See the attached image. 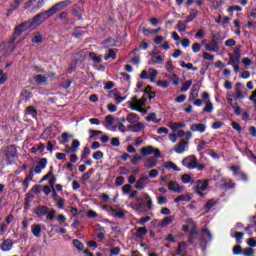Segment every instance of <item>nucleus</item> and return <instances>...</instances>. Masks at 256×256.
Masks as SVG:
<instances>
[{
	"instance_id": "59",
	"label": "nucleus",
	"mask_w": 256,
	"mask_h": 256,
	"mask_svg": "<svg viewBox=\"0 0 256 256\" xmlns=\"http://www.w3.org/2000/svg\"><path fill=\"white\" fill-rule=\"evenodd\" d=\"M177 29L180 33H183L184 31H187V25L183 22H178Z\"/></svg>"
},
{
	"instance_id": "3",
	"label": "nucleus",
	"mask_w": 256,
	"mask_h": 256,
	"mask_svg": "<svg viewBox=\"0 0 256 256\" xmlns=\"http://www.w3.org/2000/svg\"><path fill=\"white\" fill-rule=\"evenodd\" d=\"M140 153L144 156L147 157L149 155H154V157H156V159H159V157H161V150H159V148H155L151 145L142 147L140 149Z\"/></svg>"
},
{
	"instance_id": "4",
	"label": "nucleus",
	"mask_w": 256,
	"mask_h": 256,
	"mask_svg": "<svg viewBox=\"0 0 256 256\" xmlns=\"http://www.w3.org/2000/svg\"><path fill=\"white\" fill-rule=\"evenodd\" d=\"M209 187V180H197L194 184V191L197 193V195H200V197H203L205 195L203 191H207Z\"/></svg>"
},
{
	"instance_id": "21",
	"label": "nucleus",
	"mask_w": 256,
	"mask_h": 256,
	"mask_svg": "<svg viewBox=\"0 0 256 256\" xmlns=\"http://www.w3.org/2000/svg\"><path fill=\"white\" fill-rule=\"evenodd\" d=\"M6 157L7 159H15L17 157V148L15 146H8L6 148Z\"/></svg>"
},
{
	"instance_id": "18",
	"label": "nucleus",
	"mask_w": 256,
	"mask_h": 256,
	"mask_svg": "<svg viewBox=\"0 0 256 256\" xmlns=\"http://www.w3.org/2000/svg\"><path fill=\"white\" fill-rule=\"evenodd\" d=\"M144 125L142 122H136V124L128 125V131H132V133H140L143 131Z\"/></svg>"
},
{
	"instance_id": "31",
	"label": "nucleus",
	"mask_w": 256,
	"mask_h": 256,
	"mask_svg": "<svg viewBox=\"0 0 256 256\" xmlns=\"http://www.w3.org/2000/svg\"><path fill=\"white\" fill-rule=\"evenodd\" d=\"M222 189H235V182H233L231 179L224 180Z\"/></svg>"
},
{
	"instance_id": "5",
	"label": "nucleus",
	"mask_w": 256,
	"mask_h": 256,
	"mask_svg": "<svg viewBox=\"0 0 256 256\" xmlns=\"http://www.w3.org/2000/svg\"><path fill=\"white\" fill-rule=\"evenodd\" d=\"M43 5H45V0H28L24 5V9H29L32 7L31 13H35L39 11Z\"/></svg>"
},
{
	"instance_id": "32",
	"label": "nucleus",
	"mask_w": 256,
	"mask_h": 256,
	"mask_svg": "<svg viewBox=\"0 0 256 256\" xmlns=\"http://www.w3.org/2000/svg\"><path fill=\"white\" fill-rule=\"evenodd\" d=\"M143 199L145 198H136V202L137 204L132 205V208L134 209V211H141V209H143Z\"/></svg>"
},
{
	"instance_id": "16",
	"label": "nucleus",
	"mask_w": 256,
	"mask_h": 256,
	"mask_svg": "<svg viewBox=\"0 0 256 256\" xmlns=\"http://www.w3.org/2000/svg\"><path fill=\"white\" fill-rule=\"evenodd\" d=\"M185 149H187V141L181 140L174 148L175 153L181 155L185 153Z\"/></svg>"
},
{
	"instance_id": "7",
	"label": "nucleus",
	"mask_w": 256,
	"mask_h": 256,
	"mask_svg": "<svg viewBox=\"0 0 256 256\" xmlns=\"http://www.w3.org/2000/svg\"><path fill=\"white\" fill-rule=\"evenodd\" d=\"M169 191H173L174 193H183L185 190V186L179 184L177 181H169L168 182Z\"/></svg>"
},
{
	"instance_id": "43",
	"label": "nucleus",
	"mask_w": 256,
	"mask_h": 256,
	"mask_svg": "<svg viewBox=\"0 0 256 256\" xmlns=\"http://www.w3.org/2000/svg\"><path fill=\"white\" fill-rule=\"evenodd\" d=\"M137 237H145L149 232L146 227H139L137 228Z\"/></svg>"
},
{
	"instance_id": "41",
	"label": "nucleus",
	"mask_w": 256,
	"mask_h": 256,
	"mask_svg": "<svg viewBox=\"0 0 256 256\" xmlns=\"http://www.w3.org/2000/svg\"><path fill=\"white\" fill-rule=\"evenodd\" d=\"M114 121H115V117H113V115H107L105 117L106 128L109 129V127H112Z\"/></svg>"
},
{
	"instance_id": "39",
	"label": "nucleus",
	"mask_w": 256,
	"mask_h": 256,
	"mask_svg": "<svg viewBox=\"0 0 256 256\" xmlns=\"http://www.w3.org/2000/svg\"><path fill=\"white\" fill-rule=\"evenodd\" d=\"M152 61L153 63H156V65H162V63L165 61V57L161 55H153Z\"/></svg>"
},
{
	"instance_id": "9",
	"label": "nucleus",
	"mask_w": 256,
	"mask_h": 256,
	"mask_svg": "<svg viewBox=\"0 0 256 256\" xmlns=\"http://www.w3.org/2000/svg\"><path fill=\"white\" fill-rule=\"evenodd\" d=\"M205 49L212 53H219V42L215 38H212L210 44H205Z\"/></svg>"
},
{
	"instance_id": "36",
	"label": "nucleus",
	"mask_w": 256,
	"mask_h": 256,
	"mask_svg": "<svg viewBox=\"0 0 256 256\" xmlns=\"http://www.w3.org/2000/svg\"><path fill=\"white\" fill-rule=\"evenodd\" d=\"M164 167L165 169H172L173 171H181V169L179 167L176 166L175 163L168 161L164 163Z\"/></svg>"
},
{
	"instance_id": "33",
	"label": "nucleus",
	"mask_w": 256,
	"mask_h": 256,
	"mask_svg": "<svg viewBox=\"0 0 256 256\" xmlns=\"http://www.w3.org/2000/svg\"><path fill=\"white\" fill-rule=\"evenodd\" d=\"M213 109L214 107H213V103H211V100H206L203 113H213Z\"/></svg>"
},
{
	"instance_id": "17",
	"label": "nucleus",
	"mask_w": 256,
	"mask_h": 256,
	"mask_svg": "<svg viewBox=\"0 0 256 256\" xmlns=\"http://www.w3.org/2000/svg\"><path fill=\"white\" fill-rule=\"evenodd\" d=\"M190 129L193 132L205 133V131H207V125H205L203 123L192 124L190 126Z\"/></svg>"
},
{
	"instance_id": "20",
	"label": "nucleus",
	"mask_w": 256,
	"mask_h": 256,
	"mask_svg": "<svg viewBox=\"0 0 256 256\" xmlns=\"http://www.w3.org/2000/svg\"><path fill=\"white\" fill-rule=\"evenodd\" d=\"M108 213H109V215H111L112 217H116V218H118V219H121V218L124 217V215H125V212H124L123 210H117V209H115V208H113V207H110V208L108 209Z\"/></svg>"
},
{
	"instance_id": "27",
	"label": "nucleus",
	"mask_w": 256,
	"mask_h": 256,
	"mask_svg": "<svg viewBox=\"0 0 256 256\" xmlns=\"http://www.w3.org/2000/svg\"><path fill=\"white\" fill-rule=\"evenodd\" d=\"M142 197L144 201H147L146 202L147 209L149 210L153 209V199L151 198V196L148 193H143Z\"/></svg>"
},
{
	"instance_id": "10",
	"label": "nucleus",
	"mask_w": 256,
	"mask_h": 256,
	"mask_svg": "<svg viewBox=\"0 0 256 256\" xmlns=\"http://www.w3.org/2000/svg\"><path fill=\"white\" fill-rule=\"evenodd\" d=\"M27 29H33L29 20L16 27L15 35H20L23 31H27Z\"/></svg>"
},
{
	"instance_id": "42",
	"label": "nucleus",
	"mask_w": 256,
	"mask_h": 256,
	"mask_svg": "<svg viewBox=\"0 0 256 256\" xmlns=\"http://www.w3.org/2000/svg\"><path fill=\"white\" fill-rule=\"evenodd\" d=\"M199 97V89H192L189 96V101H195Z\"/></svg>"
},
{
	"instance_id": "51",
	"label": "nucleus",
	"mask_w": 256,
	"mask_h": 256,
	"mask_svg": "<svg viewBox=\"0 0 256 256\" xmlns=\"http://www.w3.org/2000/svg\"><path fill=\"white\" fill-rule=\"evenodd\" d=\"M205 149H207V142L205 140H202L197 145V151L201 152Z\"/></svg>"
},
{
	"instance_id": "38",
	"label": "nucleus",
	"mask_w": 256,
	"mask_h": 256,
	"mask_svg": "<svg viewBox=\"0 0 256 256\" xmlns=\"http://www.w3.org/2000/svg\"><path fill=\"white\" fill-rule=\"evenodd\" d=\"M197 15H199V11H197V9L191 10L190 15L187 16L186 23H191V21H193Z\"/></svg>"
},
{
	"instance_id": "26",
	"label": "nucleus",
	"mask_w": 256,
	"mask_h": 256,
	"mask_svg": "<svg viewBox=\"0 0 256 256\" xmlns=\"http://www.w3.org/2000/svg\"><path fill=\"white\" fill-rule=\"evenodd\" d=\"M34 175L35 174H34L33 170H30L28 175L25 177L24 181L22 182L25 189H29V182L33 181Z\"/></svg>"
},
{
	"instance_id": "15",
	"label": "nucleus",
	"mask_w": 256,
	"mask_h": 256,
	"mask_svg": "<svg viewBox=\"0 0 256 256\" xmlns=\"http://www.w3.org/2000/svg\"><path fill=\"white\" fill-rule=\"evenodd\" d=\"M45 167H47V158H42L35 166L34 173H37V174L42 173Z\"/></svg>"
},
{
	"instance_id": "29",
	"label": "nucleus",
	"mask_w": 256,
	"mask_h": 256,
	"mask_svg": "<svg viewBox=\"0 0 256 256\" xmlns=\"http://www.w3.org/2000/svg\"><path fill=\"white\" fill-rule=\"evenodd\" d=\"M181 201H186V202L191 201V195L182 194L174 199V203H181Z\"/></svg>"
},
{
	"instance_id": "62",
	"label": "nucleus",
	"mask_w": 256,
	"mask_h": 256,
	"mask_svg": "<svg viewBox=\"0 0 256 256\" xmlns=\"http://www.w3.org/2000/svg\"><path fill=\"white\" fill-rule=\"evenodd\" d=\"M242 253L244 256H251V255H254L255 250H253V248H246L243 250Z\"/></svg>"
},
{
	"instance_id": "1",
	"label": "nucleus",
	"mask_w": 256,
	"mask_h": 256,
	"mask_svg": "<svg viewBox=\"0 0 256 256\" xmlns=\"http://www.w3.org/2000/svg\"><path fill=\"white\" fill-rule=\"evenodd\" d=\"M67 5H71V1L66 0V1H62L60 3H57L56 5L52 6L47 11L36 15L31 20H28L32 29H36L37 27H39V25H41V23H43V21H45V19H49V17H53V15H55V13H57V11H59L60 9H63L64 7H67Z\"/></svg>"
},
{
	"instance_id": "23",
	"label": "nucleus",
	"mask_w": 256,
	"mask_h": 256,
	"mask_svg": "<svg viewBox=\"0 0 256 256\" xmlns=\"http://www.w3.org/2000/svg\"><path fill=\"white\" fill-rule=\"evenodd\" d=\"M34 213L38 217H43V216L47 215V213H49V208H47L46 206H38L34 209Z\"/></svg>"
},
{
	"instance_id": "54",
	"label": "nucleus",
	"mask_w": 256,
	"mask_h": 256,
	"mask_svg": "<svg viewBox=\"0 0 256 256\" xmlns=\"http://www.w3.org/2000/svg\"><path fill=\"white\" fill-rule=\"evenodd\" d=\"M73 245H74V247H76V249H78V251H83V249L85 247L83 245V243L81 241H79V240H74L73 241Z\"/></svg>"
},
{
	"instance_id": "25",
	"label": "nucleus",
	"mask_w": 256,
	"mask_h": 256,
	"mask_svg": "<svg viewBox=\"0 0 256 256\" xmlns=\"http://www.w3.org/2000/svg\"><path fill=\"white\" fill-rule=\"evenodd\" d=\"M230 235H231V237L236 239L237 243H239V244L243 243V241L241 239H243V237L245 236V233L237 232L236 230H231Z\"/></svg>"
},
{
	"instance_id": "58",
	"label": "nucleus",
	"mask_w": 256,
	"mask_h": 256,
	"mask_svg": "<svg viewBox=\"0 0 256 256\" xmlns=\"http://www.w3.org/2000/svg\"><path fill=\"white\" fill-rule=\"evenodd\" d=\"M131 189H133V187L131 186V184H126L122 187V193L123 195H127L128 193H131Z\"/></svg>"
},
{
	"instance_id": "12",
	"label": "nucleus",
	"mask_w": 256,
	"mask_h": 256,
	"mask_svg": "<svg viewBox=\"0 0 256 256\" xmlns=\"http://www.w3.org/2000/svg\"><path fill=\"white\" fill-rule=\"evenodd\" d=\"M80 146L81 142H79V140H73L71 146L66 145V153H77Z\"/></svg>"
},
{
	"instance_id": "45",
	"label": "nucleus",
	"mask_w": 256,
	"mask_h": 256,
	"mask_svg": "<svg viewBox=\"0 0 256 256\" xmlns=\"http://www.w3.org/2000/svg\"><path fill=\"white\" fill-rule=\"evenodd\" d=\"M117 53L113 49L108 50V55L105 56V61H109V59H116Z\"/></svg>"
},
{
	"instance_id": "40",
	"label": "nucleus",
	"mask_w": 256,
	"mask_h": 256,
	"mask_svg": "<svg viewBox=\"0 0 256 256\" xmlns=\"http://www.w3.org/2000/svg\"><path fill=\"white\" fill-rule=\"evenodd\" d=\"M43 41V35L40 32L34 33L32 37V43H41Z\"/></svg>"
},
{
	"instance_id": "8",
	"label": "nucleus",
	"mask_w": 256,
	"mask_h": 256,
	"mask_svg": "<svg viewBox=\"0 0 256 256\" xmlns=\"http://www.w3.org/2000/svg\"><path fill=\"white\" fill-rule=\"evenodd\" d=\"M149 181V176L144 175L142 177H140L135 184V189H138V191H143V189H145V187H147V183Z\"/></svg>"
},
{
	"instance_id": "55",
	"label": "nucleus",
	"mask_w": 256,
	"mask_h": 256,
	"mask_svg": "<svg viewBox=\"0 0 256 256\" xmlns=\"http://www.w3.org/2000/svg\"><path fill=\"white\" fill-rule=\"evenodd\" d=\"M185 222L187 223L188 227H190V229H197V224L195 223V221H193L192 218L187 219Z\"/></svg>"
},
{
	"instance_id": "52",
	"label": "nucleus",
	"mask_w": 256,
	"mask_h": 256,
	"mask_svg": "<svg viewBox=\"0 0 256 256\" xmlns=\"http://www.w3.org/2000/svg\"><path fill=\"white\" fill-rule=\"evenodd\" d=\"M99 229V233L97 234V238L99 239V241H104L105 240V234L103 233V231H105V228L98 226Z\"/></svg>"
},
{
	"instance_id": "11",
	"label": "nucleus",
	"mask_w": 256,
	"mask_h": 256,
	"mask_svg": "<svg viewBox=\"0 0 256 256\" xmlns=\"http://www.w3.org/2000/svg\"><path fill=\"white\" fill-rule=\"evenodd\" d=\"M168 127L175 133L179 131V129H185L187 124H185V122H169Z\"/></svg>"
},
{
	"instance_id": "56",
	"label": "nucleus",
	"mask_w": 256,
	"mask_h": 256,
	"mask_svg": "<svg viewBox=\"0 0 256 256\" xmlns=\"http://www.w3.org/2000/svg\"><path fill=\"white\" fill-rule=\"evenodd\" d=\"M202 57L205 61H213V59H215V56L209 52H203Z\"/></svg>"
},
{
	"instance_id": "46",
	"label": "nucleus",
	"mask_w": 256,
	"mask_h": 256,
	"mask_svg": "<svg viewBox=\"0 0 256 256\" xmlns=\"http://www.w3.org/2000/svg\"><path fill=\"white\" fill-rule=\"evenodd\" d=\"M191 85H193V81L192 80H188L186 81L181 88V92L185 93L186 91H189V89L191 88Z\"/></svg>"
},
{
	"instance_id": "28",
	"label": "nucleus",
	"mask_w": 256,
	"mask_h": 256,
	"mask_svg": "<svg viewBox=\"0 0 256 256\" xmlns=\"http://www.w3.org/2000/svg\"><path fill=\"white\" fill-rule=\"evenodd\" d=\"M157 70L153 69V68H149L148 69V79H150L151 83H155L156 79H157Z\"/></svg>"
},
{
	"instance_id": "44",
	"label": "nucleus",
	"mask_w": 256,
	"mask_h": 256,
	"mask_svg": "<svg viewBox=\"0 0 256 256\" xmlns=\"http://www.w3.org/2000/svg\"><path fill=\"white\" fill-rule=\"evenodd\" d=\"M61 137H62L61 143L63 145H66V143H69V139H71V137H73V135H71L67 132H64V133H62Z\"/></svg>"
},
{
	"instance_id": "63",
	"label": "nucleus",
	"mask_w": 256,
	"mask_h": 256,
	"mask_svg": "<svg viewBox=\"0 0 256 256\" xmlns=\"http://www.w3.org/2000/svg\"><path fill=\"white\" fill-rule=\"evenodd\" d=\"M151 218L149 216L142 217L138 220V225H145V223H149Z\"/></svg>"
},
{
	"instance_id": "22",
	"label": "nucleus",
	"mask_w": 256,
	"mask_h": 256,
	"mask_svg": "<svg viewBox=\"0 0 256 256\" xmlns=\"http://www.w3.org/2000/svg\"><path fill=\"white\" fill-rule=\"evenodd\" d=\"M139 119V115L133 112L129 113L126 117V120L130 125H135L136 123H139Z\"/></svg>"
},
{
	"instance_id": "6",
	"label": "nucleus",
	"mask_w": 256,
	"mask_h": 256,
	"mask_svg": "<svg viewBox=\"0 0 256 256\" xmlns=\"http://www.w3.org/2000/svg\"><path fill=\"white\" fill-rule=\"evenodd\" d=\"M182 165L187 169H197V156H187L182 160Z\"/></svg>"
},
{
	"instance_id": "47",
	"label": "nucleus",
	"mask_w": 256,
	"mask_h": 256,
	"mask_svg": "<svg viewBox=\"0 0 256 256\" xmlns=\"http://www.w3.org/2000/svg\"><path fill=\"white\" fill-rule=\"evenodd\" d=\"M193 177H191V175L189 174H184L182 175V183L187 184V183H193Z\"/></svg>"
},
{
	"instance_id": "35",
	"label": "nucleus",
	"mask_w": 256,
	"mask_h": 256,
	"mask_svg": "<svg viewBox=\"0 0 256 256\" xmlns=\"http://www.w3.org/2000/svg\"><path fill=\"white\" fill-rule=\"evenodd\" d=\"M1 249L2 251H11V249H13V242H11V240H5Z\"/></svg>"
},
{
	"instance_id": "2",
	"label": "nucleus",
	"mask_w": 256,
	"mask_h": 256,
	"mask_svg": "<svg viewBox=\"0 0 256 256\" xmlns=\"http://www.w3.org/2000/svg\"><path fill=\"white\" fill-rule=\"evenodd\" d=\"M145 103H147V99H145L144 97H142L141 99H137L136 96H134L132 100L128 102V107H130L132 111L147 113V111L143 109V107H145Z\"/></svg>"
},
{
	"instance_id": "53",
	"label": "nucleus",
	"mask_w": 256,
	"mask_h": 256,
	"mask_svg": "<svg viewBox=\"0 0 256 256\" xmlns=\"http://www.w3.org/2000/svg\"><path fill=\"white\" fill-rule=\"evenodd\" d=\"M7 79V73H3V70H0V85H4V83L7 82Z\"/></svg>"
},
{
	"instance_id": "49",
	"label": "nucleus",
	"mask_w": 256,
	"mask_h": 256,
	"mask_svg": "<svg viewBox=\"0 0 256 256\" xmlns=\"http://www.w3.org/2000/svg\"><path fill=\"white\" fill-rule=\"evenodd\" d=\"M27 115H31V117H37V110L33 106H29L26 110Z\"/></svg>"
},
{
	"instance_id": "60",
	"label": "nucleus",
	"mask_w": 256,
	"mask_h": 256,
	"mask_svg": "<svg viewBox=\"0 0 256 256\" xmlns=\"http://www.w3.org/2000/svg\"><path fill=\"white\" fill-rule=\"evenodd\" d=\"M121 253V248L120 247H112L110 249V256H117Z\"/></svg>"
},
{
	"instance_id": "50",
	"label": "nucleus",
	"mask_w": 256,
	"mask_h": 256,
	"mask_svg": "<svg viewBox=\"0 0 256 256\" xmlns=\"http://www.w3.org/2000/svg\"><path fill=\"white\" fill-rule=\"evenodd\" d=\"M46 215V219H48V221H53L55 219V215H57V211L50 210L46 213Z\"/></svg>"
},
{
	"instance_id": "14",
	"label": "nucleus",
	"mask_w": 256,
	"mask_h": 256,
	"mask_svg": "<svg viewBox=\"0 0 256 256\" xmlns=\"http://www.w3.org/2000/svg\"><path fill=\"white\" fill-rule=\"evenodd\" d=\"M109 96L113 97V99H115V101H117V103H123V101H125V99H127V97L121 96V93H119V90H111L109 92Z\"/></svg>"
},
{
	"instance_id": "48",
	"label": "nucleus",
	"mask_w": 256,
	"mask_h": 256,
	"mask_svg": "<svg viewBox=\"0 0 256 256\" xmlns=\"http://www.w3.org/2000/svg\"><path fill=\"white\" fill-rule=\"evenodd\" d=\"M156 85L158 87H161L162 89H167V87H169V81H167V80H158L156 82Z\"/></svg>"
},
{
	"instance_id": "61",
	"label": "nucleus",
	"mask_w": 256,
	"mask_h": 256,
	"mask_svg": "<svg viewBox=\"0 0 256 256\" xmlns=\"http://www.w3.org/2000/svg\"><path fill=\"white\" fill-rule=\"evenodd\" d=\"M148 175H149L150 179H155V178L159 177V170L152 169L149 171Z\"/></svg>"
},
{
	"instance_id": "30",
	"label": "nucleus",
	"mask_w": 256,
	"mask_h": 256,
	"mask_svg": "<svg viewBox=\"0 0 256 256\" xmlns=\"http://www.w3.org/2000/svg\"><path fill=\"white\" fill-rule=\"evenodd\" d=\"M180 67L187 69L188 71H197L198 68L193 66V63H185V61L180 62Z\"/></svg>"
},
{
	"instance_id": "64",
	"label": "nucleus",
	"mask_w": 256,
	"mask_h": 256,
	"mask_svg": "<svg viewBox=\"0 0 256 256\" xmlns=\"http://www.w3.org/2000/svg\"><path fill=\"white\" fill-rule=\"evenodd\" d=\"M192 51L193 53H199V51H201V44L199 43L192 44Z\"/></svg>"
},
{
	"instance_id": "57",
	"label": "nucleus",
	"mask_w": 256,
	"mask_h": 256,
	"mask_svg": "<svg viewBox=\"0 0 256 256\" xmlns=\"http://www.w3.org/2000/svg\"><path fill=\"white\" fill-rule=\"evenodd\" d=\"M202 233H203L204 239H207L208 241H211V239H213V235L208 229H204Z\"/></svg>"
},
{
	"instance_id": "37",
	"label": "nucleus",
	"mask_w": 256,
	"mask_h": 256,
	"mask_svg": "<svg viewBox=\"0 0 256 256\" xmlns=\"http://www.w3.org/2000/svg\"><path fill=\"white\" fill-rule=\"evenodd\" d=\"M89 57L93 60L94 63H101V61H103V56L97 55L95 52H91Z\"/></svg>"
},
{
	"instance_id": "13",
	"label": "nucleus",
	"mask_w": 256,
	"mask_h": 256,
	"mask_svg": "<svg viewBox=\"0 0 256 256\" xmlns=\"http://www.w3.org/2000/svg\"><path fill=\"white\" fill-rule=\"evenodd\" d=\"M42 229H45V225L43 224H33L31 226V232L34 235V237H41V231Z\"/></svg>"
},
{
	"instance_id": "19",
	"label": "nucleus",
	"mask_w": 256,
	"mask_h": 256,
	"mask_svg": "<svg viewBox=\"0 0 256 256\" xmlns=\"http://www.w3.org/2000/svg\"><path fill=\"white\" fill-rule=\"evenodd\" d=\"M157 163H158V160H157V157H149L146 159V163L144 164V167L146 169H153V167H157Z\"/></svg>"
},
{
	"instance_id": "24",
	"label": "nucleus",
	"mask_w": 256,
	"mask_h": 256,
	"mask_svg": "<svg viewBox=\"0 0 256 256\" xmlns=\"http://www.w3.org/2000/svg\"><path fill=\"white\" fill-rule=\"evenodd\" d=\"M173 221H175V216H166L163 218V220L160 222V227L165 228V227H169V225H171V223H173Z\"/></svg>"
},
{
	"instance_id": "34",
	"label": "nucleus",
	"mask_w": 256,
	"mask_h": 256,
	"mask_svg": "<svg viewBox=\"0 0 256 256\" xmlns=\"http://www.w3.org/2000/svg\"><path fill=\"white\" fill-rule=\"evenodd\" d=\"M34 81L37 85H43V83H47V77L39 74L34 76Z\"/></svg>"
}]
</instances>
